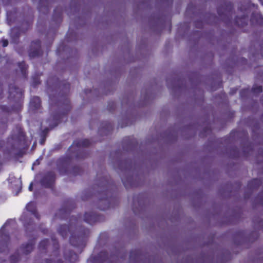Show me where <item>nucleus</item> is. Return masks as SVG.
Segmentation results:
<instances>
[{"label":"nucleus","instance_id":"nucleus-10","mask_svg":"<svg viewBox=\"0 0 263 263\" xmlns=\"http://www.w3.org/2000/svg\"><path fill=\"white\" fill-rule=\"evenodd\" d=\"M55 174L53 171L46 172L41 179V185L45 188H53L55 181Z\"/></svg>","mask_w":263,"mask_h":263},{"label":"nucleus","instance_id":"nucleus-6","mask_svg":"<svg viewBox=\"0 0 263 263\" xmlns=\"http://www.w3.org/2000/svg\"><path fill=\"white\" fill-rule=\"evenodd\" d=\"M15 130H13V133L11 136V138L14 141L13 144V149H18L25 148L27 146V139L25 133L23 128L20 125L15 126Z\"/></svg>","mask_w":263,"mask_h":263},{"label":"nucleus","instance_id":"nucleus-12","mask_svg":"<svg viewBox=\"0 0 263 263\" xmlns=\"http://www.w3.org/2000/svg\"><path fill=\"white\" fill-rule=\"evenodd\" d=\"M102 219V216L97 213L90 212H86L84 214V220L88 224H93L97 222L100 221Z\"/></svg>","mask_w":263,"mask_h":263},{"label":"nucleus","instance_id":"nucleus-43","mask_svg":"<svg viewBox=\"0 0 263 263\" xmlns=\"http://www.w3.org/2000/svg\"><path fill=\"white\" fill-rule=\"evenodd\" d=\"M217 13L218 14V15L222 17V15H225L222 12V10H221V8L220 7H218L217 8Z\"/></svg>","mask_w":263,"mask_h":263},{"label":"nucleus","instance_id":"nucleus-3","mask_svg":"<svg viewBox=\"0 0 263 263\" xmlns=\"http://www.w3.org/2000/svg\"><path fill=\"white\" fill-rule=\"evenodd\" d=\"M62 86V91L64 93L63 98L60 100L58 106H60L62 110L60 112H57L52 115V120L55 124L53 127L57 126L62 120L66 117L68 112L70 110L71 107L69 100L66 97L67 93H69L70 89V84L67 81H63L60 84V87Z\"/></svg>","mask_w":263,"mask_h":263},{"label":"nucleus","instance_id":"nucleus-19","mask_svg":"<svg viewBox=\"0 0 263 263\" xmlns=\"http://www.w3.org/2000/svg\"><path fill=\"white\" fill-rule=\"evenodd\" d=\"M262 181L261 179L258 178H254L249 181L247 184V187L253 191L258 189L261 184Z\"/></svg>","mask_w":263,"mask_h":263},{"label":"nucleus","instance_id":"nucleus-7","mask_svg":"<svg viewBox=\"0 0 263 263\" xmlns=\"http://www.w3.org/2000/svg\"><path fill=\"white\" fill-rule=\"evenodd\" d=\"M76 208V203L72 199H68L63 203L62 208L55 214V219L67 220L73 209Z\"/></svg>","mask_w":263,"mask_h":263},{"label":"nucleus","instance_id":"nucleus-50","mask_svg":"<svg viewBox=\"0 0 263 263\" xmlns=\"http://www.w3.org/2000/svg\"><path fill=\"white\" fill-rule=\"evenodd\" d=\"M32 22H33V20H31L30 22H27V25H28V27L29 28L30 26V24H32Z\"/></svg>","mask_w":263,"mask_h":263},{"label":"nucleus","instance_id":"nucleus-42","mask_svg":"<svg viewBox=\"0 0 263 263\" xmlns=\"http://www.w3.org/2000/svg\"><path fill=\"white\" fill-rule=\"evenodd\" d=\"M87 194V191H85V193L83 194V195H82V200H87L89 197H90V196H91V195H88V197H86V195Z\"/></svg>","mask_w":263,"mask_h":263},{"label":"nucleus","instance_id":"nucleus-21","mask_svg":"<svg viewBox=\"0 0 263 263\" xmlns=\"http://www.w3.org/2000/svg\"><path fill=\"white\" fill-rule=\"evenodd\" d=\"M248 15H243L241 17L236 16L235 18V24L240 27H244L248 24Z\"/></svg>","mask_w":263,"mask_h":263},{"label":"nucleus","instance_id":"nucleus-11","mask_svg":"<svg viewBox=\"0 0 263 263\" xmlns=\"http://www.w3.org/2000/svg\"><path fill=\"white\" fill-rule=\"evenodd\" d=\"M112 256H109L106 251H102L97 255H91L90 260L92 263H112L111 261Z\"/></svg>","mask_w":263,"mask_h":263},{"label":"nucleus","instance_id":"nucleus-22","mask_svg":"<svg viewBox=\"0 0 263 263\" xmlns=\"http://www.w3.org/2000/svg\"><path fill=\"white\" fill-rule=\"evenodd\" d=\"M64 257L70 263H74L79 259L78 254L72 251H69L68 253H65Z\"/></svg>","mask_w":263,"mask_h":263},{"label":"nucleus","instance_id":"nucleus-20","mask_svg":"<svg viewBox=\"0 0 263 263\" xmlns=\"http://www.w3.org/2000/svg\"><path fill=\"white\" fill-rule=\"evenodd\" d=\"M63 10L61 7H57L52 15L53 21L55 22H61L62 21Z\"/></svg>","mask_w":263,"mask_h":263},{"label":"nucleus","instance_id":"nucleus-37","mask_svg":"<svg viewBox=\"0 0 263 263\" xmlns=\"http://www.w3.org/2000/svg\"><path fill=\"white\" fill-rule=\"evenodd\" d=\"M134 140L133 137L132 136H128L126 137L124 139V141L125 142H128V145L130 146H133L134 144V142L133 141Z\"/></svg>","mask_w":263,"mask_h":263},{"label":"nucleus","instance_id":"nucleus-56","mask_svg":"<svg viewBox=\"0 0 263 263\" xmlns=\"http://www.w3.org/2000/svg\"><path fill=\"white\" fill-rule=\"evenodd\" d=\"M74 221H76L77 222L78 221V218H74Z\"/></svg>","mask_w":263,"mask_h":263},{"label":"nucleus","instance_id":"nucleus-40","mask_svg":"<svg viewBox=\"0 0 263 263\" xmlns=\"http://www.w3.org/2000/svg\"><path fill=\"white\" fill-rule=\"evenodd\" d=\"M195 27L198 28H201L203 26V22L201 21L197 20L194 22Z\"/></svg>","mask_w":263,"mask_h":263},{"label":"nucleus","instance_id":"nucleus-25","mask_svg":"<svg viewBox=\"0 0 263 263\" xmlns=\"http://www.w3.org/2000/svg\"><path fill=\"white\" fill-rule=\"evenodd\" d=\"M122 181L126 189L134 186L133 177L128 176L126 177L121 178Z\"/></svg>","mask_w":263,"mask_h":263},{"label":"nucleus","instance_id":"nucleus-57","mask_svg":"<svg viewBox=\"0 0 263 263\" xmlns=\"http://www.w3.org/2000/svg\"><path fill=\"white\" fill-rule=\"evenodd\" d=\"M0 251L1 252H3L4 251L2 249V248H0Z\"/></svg>","mask_w":263,"mask_h":263},{"label":"nucleus","instance_id":"nucleus-62","mask_svg":"<svg viewBox=\"0 0 263 263\" xmlns=\"http://www.w3.org/2000/svg\"><path fill=\"white\" fill-rule=\"evenodd\" d=\"M39 11H41V8H39Z\"/></svg>","mask_w":263,"mask_h":263},{"label":"nucleus","instance_id":"nucleus-28","mask_svg":"<svg viewBox=\"0 0 263 263\" xmlns=\"http://www.w3.org/2000/svg\"><path fill=\"white\" fill-rule=\"evenodd\" d=\"M140 255V252L139 250H132L131 251L129 255L130 260H132L134 259L135 261H137L139 258Z\"/></svg>","mask_w":263,"mask_h":263},{"label":"nucleus","instance_id":"nucleus-18","mask_svg":"<svg viewBox=\"0 0 263 263\" xmlns=\"http://www.w3.org/2000/svg\"><path fill=\"white\" fill-rule=\"evenodd\" d=\"M250 21L252 24H256L263 26V16L258 13H252L251 15Z\"/></svg>","mask_w":263,"mask_h":263},{"label":"nucleus","instance_id":"nucleus-2","mask_svg":"<svg viewBox=\"0 0 263 263\" xmlns=\"http://www.w3.org/2000/svg\"><path fill=\"white\" fill-rule=\"evenodd\" d=\"M109 182L107 176H103L99 179L98 184L99 188V194L102 196L99 200L98 209L105 211L111 206L112 202H114L116 199L112 196H109L111 193L109 190Z\"/></svg>","mask_w":263,"mask_h":263},{"label":"nucleus","instance_id":"nucleus-36","mask_svg":"<svg viewBox=\"0 0 263 263\" xmlns=\"http://www.w3.org/2000/svg\"><path fill=\"white\" fill-rule=\"evenodd\" d=\"M40 83L41 81L38 76H34L32 78V85L33 87H36Z\"/></svg>","mask_w":263,"mask_h":263},{"label":"nucleus","instance_id":"nucleus-17","mask_svg":"<svg viewBox=\"0 0 263 263\" xmlns=\"http://www.w3.org/2000/svg\"><path fill=\"white\" fill-rule=\"evenodd\" d=\"M26 210L30 212L38 220L40 219V215L37 212L35 203L34 202H29L26 206Z\"/></svg>","mask_w":263,"mask_h":263},{"label":"nucleus","instance_id":"nucleus-13","mask_svg":"<svg viewBox=\"0 0 263 263\" xmlns=\"http://www.w3.org/2000/svg\"><path fill=\"white\" fill-rule=\"evenodd\" d=\"M20 220L23 222L24 226L25 228L26 232L29 231L30 229L31 230H33L34 222L33 220L31 219H28V216L26 214L24 213L20 217Z\"/></svg>","mask_w":263,"mask_h":263},{"label":"nucleus","instance_id":"nucleus-4","mask_svg":"<svg viewBox=\"0 0 263 263\" xmlns=\"http://www.w3.org/2000/svg\"><path fill=\"white\" fill-rule=\"evenodd\" d=\"M71 163V158L66 156L58 159L57 161V167L59 173L61 175L72 174L73 176L81 175L83 173L82 169L78 166L72 167L70 170Z\"/></svg>","mask_w":263,"mask_h":263},{"label":"nucleus","instance_id":"nucleus-45","mask_svg":"<svg viewBox=\"0 0 263 263\" xmlns=\"http://www.w3.org/2000/svg\"><path fill=\"white\" fill-rule=\"evenodd\" d=\"M53 259H46L45 261V263H53L54 262V260H53Z\"/></svg>","mask_w":263,"mask_h":263},{"label":"nucleus","instance_id":"nucleus-16","mask_svg":"<svg viewBox=\"0 0 263 263\" xmlns=\"http://www.w3.org/2000/svg\"><path fill=\"white\" fill-rule=\"evenodd\" d=\"M21 32L20 27L16 26L11 29L10 37L14 43H17L18 42Z\"/></svg>","mask_w":263,"mask_h":263},{"label":"nucleus","instance_id":"nucleus-35","mask_svg":"<svg viewBox=\"0 0 263 263\" xmlns=\"http://www.w3.org/2000/svg\"><path fill=\"white\" fill-rule=\"evenodd\" d=\"M212 129L209 126H206L204 127L202 129V130L200 133V136L203 137L204 136H206V134H208L210 133H211Z\"/></svg>","mask_w":263,"mask_h":263},{"label":"nucleus","instance_id":"nucleus-27","mask_svg":"<svg viewBox=\"0 0 263 263\" xmlns=\"http://www.w3.org/2000/svg\"><path fill=\"white\" fill-rule=\"evenodd\" d=\"M49 244L48 239H44L40 241L39 245V249L41 252L46 253L47 247Z\"/></svg>","mask_w":263,"mask_h":263},{"label":"nucleus","instance_id":"nucleus-34","mask_svg":"<svg viewBox=\"0 0 263 263\" xmlns=\"http://www.w3.org/2000/svg\"><path fill=\"white\" fill-rule=\"evenodd\" d=\"M251 91L253 93H259L262 91L261 86H253L251 89Z\"/></svg>","mask_w":263,"mask_h":263},{"label":"nucleus","instance_id":"nucleus-30","mask_svg":"<svg viewBox=\"0 0 263 263\" xmlns=\"http://www.w3.org/2000/svg\"><path fill=\"white\" fill-rule=\"evenodd\" d=\"M20 259V254L18 253H15L14 254L10 256V263H16Z\"/></svg>","mask_w":263,"mask_h":263},{"label":"nucleus","instance_id":"nucleus-32","mask_svg":"<svg viewBox=\"0 0 263 263\" xmlns=\"http://www.w3.org/2000/svg\"><path fill=\"white\" fill-rule=\"evenodd\" d=\"M8 128L7 120L0 121V132H5Z\"/></svg>","mask_w":263,"mask_h":263},{"label":"nucleus","instance_id":"nucleus-60","mask_svg":"<svg viewBox=\"0 0 263 263\" xmlns=\"http://www.w3.org/2000/svg\"><path fill=\"white\" fill-rule=\"evenodd\" d=\"M59 48H58L57 49V52H58V51H59Z\"/></svg>","mask_w":263,"mask_h":263},{"label":"nucleus","instance_id":"nucleus-41","mask_svg":"<svg viewBox=\"0 0 263 263\" xmlns=\"http://www.w3.org/2000/svg\"><path fill=\"white\" fill-rule=\"evenodd\" d=\"M1 43H2V46L3 47H6L8 45V41L7 39H2L1 41Z\"/></svg>","mask_w":263,"mask_h":263},{"label":"nucleus","instance_id":"nucleus-14","mask_svg":"<svg viewBox=\"0 0 263 263\" xmlns=\"http://www.w3.org/2000/svg\"><path fill=\"white\" fill-rule=\"evenodd\" d=\"M30 109L33 111H36L41 107V100L40 97L34 96L30 99L29 103Z\"/></svg>","mask_w":263,"mask_h":263},{"label":"nucleus","instance_id":"nucleus-15","mask_svg":"<svg viewBox=\"0 0 263 263\" xmlns=\"http://www.w3.org/2000/svg\"><path fill=\"white\" fill-rule=\"evenodd\" d=\"M35 245V238L30 240L28 242L23 244L21 247V249L24 254L27 255L30 253L34 249Z\"/></svg>","mask_w":263,"mask_h":263},{"label":"nucleus","instance_id":"nucleus-44","mask_svg":"<svg viewBox=\"0 0 263 263\" xmlns=\"http://www.w3.org/2000/svg\"><path fill=\"white\" fill-rule=\"evenodd\" d=\"M237 91V88H232V89H231V90L230 92V95H233L235 94Z\"/></svg>","mask_w":263,"mask_h":263},{"label":"nucleus","instance_id":"nucleus-9","mask_svg":"<svg viewBox=\"0 0 263 263\" xmlns=\"http://www.w3.org/2000/svg\"><path fill=\"white\" fill-rule=\"evenodd\" d=\"M43 51L41 49V42L39 40H36L31 42L29 49L28 50V55L30 59L37 58L43 54Z\"/></svg>","mask_w":263,"mask_h":263},{"label":"nucleus","instance_id":"nucleus-38","mask_svg":"<svg viewBox=\"0 0 263 263\" xmlns=\"http://www.w3.org/2000/svg\"><path fill=\"white\" fill-rule=\"evenodd\" d=\"M116 108V103L114 101H110L108 102L107 105V109L110 111H112L115 110Z\"/></svg>","mask_w":263,"mask_h":263},{"label":"nucleus","instance_id":"nucleus-29","mask_svg":"<svg viewBox=\"0 0 263 263\" xmlns=\"http://www.w3.org/2000/svg\"><path fill=\"white\" fill-rule=\"evenodd\" d=\"M102 125H103V127L106 130L108 133L112 130L113 129V125L112 124L109 122H104L102 123Z\"/></svg>","mask_w":263,"mask_h":263},{"label":"nucleus","instance_id":"nucleus-24","mask_svg":"<svg viewBox=\"0 0 263 263\" xmlns=\"http://www.w3.org/2000/svg\"><path fill=\"white\" fill-rule=\"evenodd\" d=\"M9 222V220H7L0 230V237L3 240H4V243L6 245V246H7L8 243L9 242L10 239L9 235L6 234L5 233L4 227L5 225H7Z\"/></svg>","mask_w":263,"mask_h":263},{"label":"nucleus","instance_id":"nucleus-53","mask_svg":"<svg viewBox=\"0 0 263 263\" xmlns=\"http://www.w3.org/2000/svg\"><path fill=\"white\" fill-rule=\"evenodd\" d=\"M259 155H260L262 157H263V149H261L260 153L259 154Z\"/></svg>","mask_w":263,"mask_h":263},{"label":"nucleus","instance_id":"nucleus-33","mask_svg":"<svg viewBox=\"0 0 263 263\" xmlns=\"http://www.w3.org/2000/svg\"><path fill=\"white\" fill-rule=\"evenodd\" d=\"M0 109L4 112L9 113L14 111L13 107H9L6 105H0Z\"/></svg>","mask_w":263,"mask_h":263},{"label":"nucleus","instance_id":"nucleus-51","mask_svg":"<svg viewBox=\"0 0 263 263\" xmlns=\"http://www.w3.org/2000/svg\"><path fill=\"white\" fill-rule=\"evenodd\" d=\"M91 90L90 89H86L85 90V93H88L89 92H90Z\"/></svg>","mask_w":263,"mask_h":263},{"label":"nucleus","instance_id":"nucleus-23","mask_svg":"<svg viewBox=\"0 0 263 263\" xmlns=\"http://www.w3.org/2000/svg\"><path fill=\"white\" fill-rule=\"evenodd\" d=\"M52 240L53 242L52 255L55 257V258H57L60 256V255L59 242L56 238L53 237H52Z\"/></svg>","mask_w":263,"mask_h":263},{"label":"nucleus","instance_id":"nucleus-5","mask_svg":"<svg viewBox=\"0 0 263 263\" xmlns=\"http://www.w3.org/2000/svg\"><path fill=\"white\" fill-rule=\"evenodd\" d=\"M91 145V142L89 139H77L74 140L69 147V150L71 152L73 149H76V154L74 155L77 159H84L87 157L88 154L85 152L83 148L87 147Z\"/></svg>","mask_w":263,"mask_h":263},{"label":"nucleus","instance_id":"nucleus-59","mask_svg":"<svg viewBox=\"0 0 263 263\" xmlns=\"http://www.w3.org/2000/svg\"><path fill=\"white\" fill-rule=\"evenodd\" d=\"M261 48L262 49H263V43L261 45Z\"/></svg>","mask_w":263,"mask_h":263},{"label":"nucleus","instance_id":"nucleus-26","mask_svg":"<svg viewBox=\"0 0 263 263\" xmlns=\"http://www.w3.org/2000/svg\"><path fill=\"white\" fill-rule=\"evenodd\" d=\"M18 66L21 70L23 77L24 79H26L27 77V69L28 66L24 61H22L18 63Z\"/></svg>","mask_w":263,"mask_h":263},{"label":"nucleus","instance_id":"nucleus-47","mask_svg":"<svg viewBox=\"0 0 263 263\" xmlns=\"http://www.w3.org/2000/svg\"><path fill=\"white\" fill-rule=\"evenodd\" d=\"M228 6L230 7V10H232V8H233V6H232V4L231 3L229 2L228 4Z\"/></svg>","mask_w":263,"mask_h":263},{"label":"nucleus","instance_id":"nucleus-54","mask_svg":"<svg viewBox=\"0 0 263 263\" xmlns=\"http://www.w3.org/2000/svg\"><path fill=\"white\" fill-rule=\"evenodd\" d=\"M126 126H127V124H126V125H121V128H123V127H125Z\"/></svg>","mask_w":263,"mask_h":263},{"label":"nucleus","instance_id":"nucleus-8","mask_svg":"<svg viewBox=\"0 0 263 263\" xmlns=\"http://www.w3.org/2000/svg\"><path fill=\"white\" fill-rule=\"evenodd\" d=\"M24 90L17 87L14 84H10L9 85V96L10 100H12L16 103H20L23 99Z\"/></svg>","mask_w":263,"mask_h":263},{"label":"nucleus","instance_id":"nucleus-1","mask_svg":"<svg viewBox=\"0 0 263 263\" xmlns=\"http://www.w3.org/2000/svg\"><path fill=\"white\" fill-rule=\"evenodd\" d=\"M71 224L60 225L58 229V232L63 238L67 237L68 233H70L71 234L69 238L70 243L76 248H84L86 246L87 239L89 234V229L82 228L77 231V233H71Z\"/></svg>","mask_w":263,"mask_h":263},{"label":"nucleus","instance_id":"nucleus-39","mask_svg":"<svg viewBox=\"0 0 263 263\" xmlns=\"http://www.w3.org/2000/svg\"><path fill=\"white\" fill-rule=\"evenodd\" d=\"M249 89H242L240 91V96L241 98H245L248 93H249Z\"/></svg>","mask_w":263,"mask_h":263},{"label":"nucleus","instance_id":"nucleus-52","mask_svg":"<svg viewBox=\"0 0 263 263\" xmlns=\"http://www.w3.org/2000/svg\"><path fill=\"white\" fill-rule=\"evenodd\" d=\"M262 195V193H260L256 197V199H258L259 197H260Z\"/></svg>","mask_w":263,"mask_h":263},{"label":"nucleus","instance_id":"nucleus-61","mask_svg":"<svg viewBox=\"0 0 263 263\" xmlns=\"http://www.w3.org/2000/svg\"><path fill=\"white\" fill-rule=\"evenodd\" d=\"M245 197L247 198V193L245 194Z\"/></svg>","mask_w":263,"mask_h":263},{"label":"nucleus","instance_id":"nucleus-49","mask_svg":"<svg viewBox=\"0 0 263 263\" xmlns=\"http://www.w3.org/2000/svg\"><path fill=\"white\" fill-rule=\"evenodd\" d=\"M42 232L44 234H47V232H48V230L47 229H43L42 230Z\"/></svg>","mask_w":263,"mask_h":263},{"label":"nucleus","instance_id":"nucleus-58","mask_svg":"<svg viewBox=\"0 0 263 263\" xmlns=\"http://www.w3.org/2000/svg\"><path fill=\"white\" fill-rule=\"evenodd\" d=\"M171 26H170V29H169V33L171 32Z\"/></svg>","mask_w":263,"mask_h":263},{"label":"nucleus","instance_id":"nucleus-48","mask_svg":"<svg viewBox=\"0 0 263 263\" xmlns=\"http://www.w3.org/2000/svg\"><path fill=\"white\" fill-rule=\"evenodd\" d=\"M56 263H63V261L61 258H60L57 260Z\"/></svg>","mask_w":263,"mask_h":263},{"label":"nucleus","instance_id":"nucleus-31","mask_svg":"<svg viewBox=\"0 0 263 263\" xmlns=\"http://www.w3.org/2000/svg\"><path fill=\"white\" fill-rule=\"evenodd\" d=\"M232 154V157L233 158H236L239 156V151L238 147L235 146L233 147L231 149V153Z\"/></svg>","mask_w":263,"mask_h":263},{"label":"nucleus","instance_id":"nucleus-55","mask_svg":"<svg viewBox=\"0 0 263 263\" xmlns=\"http://www.w3.org/2000/svg\"><path fill=\"white\" fill-rule=\"evenodd\" d=\"M73 220V216H72L70 219V221L72 223V221Z\"/></svg>","mask_w":263,"mask_h":263},{"label":"nucleus","instance_id":"nucleus-46","mask_svg":"<svg viewBox=\"0 0 263 263\" xmlns=\"http://www.w3.org/2000/svg\"><path fill=\"white\" fill-rule=\"evenodd\" d=\"M28 189L30 191H32L33 190V184L31 183L29 186Z\"/></svg>","mask_w":263,"mask_h":263}]
</instances>
